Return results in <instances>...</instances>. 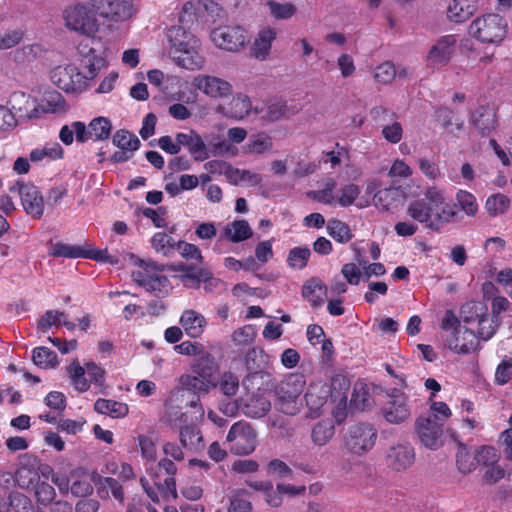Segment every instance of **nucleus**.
I'll return each mask as SVG.
<instances>
[{
  "instance_id": "nucleus-11",
  "label": "nucleus",
  "mask_w": 512,
  "mask_h": 512,
  "mask_svg": "<svg viewBox=\"0 0 512 512\" xmlns=\"http://www.w3.org/2000/svg\"><path fill=\"white\" fill-rule=\"evenodd\" d=\"M305 384L304 376L301 374H291L280 383L276 394L283 413L295 415L299 411L297 400L302 394Z\"/></svg>"
},
{
  "instance_id": "nucleus-33",
  "label": "nucleus",
  "mask_w": 512,
  "mask_h": 512,
  "mask_svg": "<svg viewBox=\"0 0 512 512\" xmlns=\"http://www.w3.org/2000/svg\"><path fill=\"white\" fill-rule=\"evenodd\" d=\"M488 306L483 301H469L462 305L460 317L465 324H474L485 316Z\"/></svg>"
},
{
  "instance_id": "nucleus-29",
  "label": "nucleus",
  "mask_w": 512,
  "mask_h": 512,
  "mask_svg": "<svg viewBox=\"0 0 512 512\" xmlns=\"http://www.w3.org/2000/svg\"><path fill=\"white\" fill-rule=\"evenodd\" d=\"M252 235V229L244 219L228 223L223 230V236L233 243L245 241L251 238Z\"/></svg>"
},
{
  "instance_id": "nucleus-51",
  "label": "nucleus",
  "mask_w": 512,
  "mask_h": 512,
  "mask_svg": "<svg viewBox=\"0 0 512 512\" xmlns=\"http://www.w3.org/2000/svg\"><path fill=\"white\" fill-rule=\"evenodd\" d=\"M34 495L39 504L48 506L50 505L55 497V488L46 481H37L34 486Z\"/></svg>"
},
{
  "instance_id": "nucleus-35",
  "label": "nucleus",
  "mask_w": 512,
  "mask_h": 512,
  "mask_svg": "<svg viewBox=\"0 0 512 512\" xmlns=\"http://www.w3.org/2000/svg\"><path fill=\"white\" fill-rule=\"evenodd\" d=\"M326 229L329 236L341 244L348 243L354 237L349 225L344 221L336 218L330 219L328 221Z\"/></svg>"
},
{
  "instance_id": "nucleus-23",
  "label": "nucleus",
  "mask_w": 512,
  "mask_h": 512,
  "mask_svg": "<svg viewBox=\"0 0 512 512\" xmlns=\"http://www.w3.org/2000/svg\"><path fill=\"white\" fill-rule=\"evenodd\" d=\"M471 121L482 136L489 135L497 125L496 112L489 106H480L473 112Z\"/></svg>"
},
{
  "instance_id": "nucleus-30",
  "label": "nucleus",
  "mask_w": 512,
  "mask_h": 512,
  "mask_svg": "<svg viewBox=\"0 0 512 512\" xmlns=\"http://www.w3.org/2000/svg\"><path fill=\"white\" fill-rule=\"evenodd\" d=\"M276 38V32L271 29H263L255 39L250 53L256 59L264 60L270 52L272 41Z\"/></svg>"
},
{
  "instance_id": "nucleus-49",
  "label": "nucleus",
  "mask_w": 512,
  "mask_h": 512,
  "mask_svg": "<svg viewBox=\"0 0 512 512\" xmlns=\"http://www.w3.org/2000/svg\"><path fill=\"white\" fill-rule=\"evenodd\" d=\"M54 257H63L70 259L83 258L84 248L77 245H70L63 242H57L52 246L50 253Z\"/></svg>"
},
{
  "instance_id": "nucleus-4",
  "label": "nucleus",
  "mask_w": 512,
  "mask_h": 512,
  "mask_svg": "<svg viewBox=\"0 0 512 512\" xmlns=\"http://www.w3.org/2000/svg\"><path fill=\"white\" fill-rule=\"evenodd\" d=\"M171 54L176 64L187 70H198L204 65L199 52V40L181 26H172L168 31Z\"/></svg>"
},
{
  "instance_id": "nucleus-61",
  "label": "nucleus",
  "mask_w": 512,
  "mask_h": 512,
  "mask_svg": "<svg viewBox=\"0 0 512 512\" xmlns=\"http://www.w3.org/2000/svg\"><path fill=\"white\" fill-rule=\"evenodd\" d=\"M396 76V69L392 62H384L375 69L374 78L377 82L388 84Z\"/></svg>"
},
{
  "instance_id": "nucleus-31",
  "label": "nucleus",
  "mask_w": 512,
  "mask_h": 512,
  "mask_svg": "<svg viewBox=\"0 0 512 512\" xmlns=\"http://www.w3.org/2000/svg\"><path fill=\"white\" fill-rule=\"evenodd\" d=\"M177 270L183 272L181 280L187 287L198 286L200 282H206L212 277L210 271L202 268H195L188 264L179 265Z\"/></svg>"
},
{
  "instance_id": "nucleus-59",
  "label": "nucleus",
  "mask_w": 512,
  "mask_h": 512,
  "mask_svg": "<svg viewBox=\"0 0 512 512\" xmlns=\"http://www.w3.org/2000/svg\"><path fill=\"white\" fill-rule=\"evenodd\" d=\"M392 121L391 124L383 126L381 134L387 142L397 144L403 137V127L397 119Z\"/></svg>"
},
{
  "instance_id": "nucleus-34",
  "label": "nucleus",
  "mask_w": 512,
  "mask_h": 512,
  "mask_svg": "<svg viewBox=\"0 0 512 512\" xmlns=\"http://www.w3.org/2000/svg\"><path fill=\"white\" fill-rule=\"evenodd\" d=\"M180 442L183 448L200 450L204 448L203 437L200 430L193 425H186L180 429Z\"/></svg>"
},
{
  "instance_id": "nucleus-43",
  "label": "nucleus",
  "mask_w": 512,
  "mask_h": 512,
  "mask_svg": "<svg viewBox=\"0 0 512 512\" xmlns=\"http://www.w3.org/2000/svg\"><path fill=\"white\" fill-rule=\"evenodd\" d=\"M151 245L156 252L169 256L174 253L176 242L167 233L157 232L151 239Z\"/></svg>"
},
{
  "instance_id": "nucleus-15",
  "label": "nucleus",
  "mask_w": 512,
  "mask_h": 512,
  "mask_svg": "<svg viewBox=\"0 0 512 512\" xmlns=\"http://www.w3.org/2000/svg\"><path fill=\"white\" fill-rule=\"evenodd\" d=\"M100 16L112 21H124L133 15L131 0H89Z\"/></svg>"
},
{
  "instance_id": "nucleus-41",
  "label": "nucleus",
  "mask_w": 512,
  "mask_h": 512,
  "mask_svg": "<svg viewBox=\"0 0 512 512\" xmlns=\"http://www.w3.org/2000/svg\"><path fill=\"white\" fill-rule=\"evenodd\" d=\"M250 494L245 489H236L230 496L228 512H251Z\"/></svg>"
},
{
  "instance_id": "nucleus-32",
  "label": "nucleus",
  "mask_w": 512,
  "mask_h": 512,
  "mask_svg": "<svg viewBox=\"0 0 512 512\" xmlns=\"http://www.w3.org/2000/svg\"><path fill=\"white\" fill-rule=\"evenodd\" d=\"M251 101L248 96L237 94L225 108L224 114L234 119H243L251 110Z\"/></svg>"
},
{
  "instance_id": "nucleus-40",
  "label": "nucleus",
  "mask_w": 512,
  "mask_h": 512,
  "mask_svg": "<svg viewBox=\"0 0 512 512\" xmlns=\"http://www.w3.org/2000/svg\"><path fill=\"white\" fill-rule=\"evenodd\" d=\"M509 206L510 199L502 193L492 194L487 198L485 203L486 211L492 217L504 214Z\"/></svg>"
},
{
  "instance_id": "nucleus-21",
  "label": "nucleus",
  "mask_w": 512,
  "mask_h": 512,
  "mask_svg": "<svg viewBox=\"0 0 512 512\" xmlns=\"http://www.w3.org/2000/svg\"><path fill=\"white\" fill-rule=\"evenodd\" d=\"M414 460V449L409 444H397L390 447L386 456L387 465L396 471L407 469Z\"/></svg>"
},
{
  "instance_id": "nucleus-28",
  "label": "nucleus",
  "mask_w": 512,
  "mask_h": 512,
  "mask_svg": "<svg viewBox=\"0 0 512 512\" xmlns=\"http://www.w3.org/2000/svg\"><path fill=\"white\" fill-rule=\"evenodd\" d=\"M94 410L99 414L112 418H123L129 413V407L126 403L104 398H99L95 401Z\"/></svg>"
},
{
  "instance_id": "nucleus-26",
  "label": "nucleus",
  "mask_w": 512,
  "mask_h": 512,
  "mask_svg": "<svg viewBox=\"0 0 512 512\" xmlns=\"http://www.w3.org/2000/svg\"><path fill=\"white\" fill-rule=\"evenodd\" d=\"M180 324L188 336L197 338L202 335L206 320L195 310H185L181 315Z\"/></svg>"
},
{
  "instance_id": "nucleus-1",
  "label": "nucleus",
  "mask_w": 512,
  "mask_h": 512,
  "mask_svg": "<svg viewBox=\"0 0 512 512\" xmlns=\"http://www.w3.org/2000/svg\"><path fill=\"white\" fill-rule=\"evenodd\" d=\"M182 448V445L175 442H165L162 451L166 457L148 468V478L140 479L143 490L153 502H159V496L164 499L177 498L175 481L177 466L174 461L184 460Z\"/></svg>"
},
{
  "instance_id": "nucleus-50",
  "label": "nucleus",
  "mask_w": 512,
  "mask_h": 512,
  "mask_svg": "<svg viewBox=\"0 0 512 512\" xmlns=\"http://www.w3.org/2000/svg\"><path fill=\"white\" fill-rule=\"evenodd\" d=\"M266 5L271 16L277 20L289 19L296 13V7L292 3H279L275 0H269Z\"/></svg>"
},
{
  "instance_id": "nucleus-18",
  "label": "nucleus",
  "mask_w": 512,
  "mask_h": 512,
  "mask_svg": "<svg viewBox=\"0 0 512 512\" xmlns=\"http://www.w3.org/2000/svg\"><path fill=\"white\" fill-rule=\"evenodd\" d=\"M193 86L211 98H223L232 93V85L219 77L199 74L194 77Z\"/></svg>"
},
{
  "instance_id": "nucleus-36",
  "label": "nucleus",
  "mask_w": 512,
  "mask_h": 512,
  "mask_svg": "<svg viewBox=\"0 0 512 512\" xmlns=\"http://www.w3.org/2000/svg\"><path fill=\"white\" fill-rule=\"evenodd\" d=\"M475 451L471 452L464 444H459L456 453V465L463 474H468L477 468Z\"/></svg>"
},
{
  "instance_id": "nucleus-8",
  "label": "nucleus",
  "mask_w": 512,
  "mask_h": 512,
  "mask_svg": "<svg viewBox=\"0 0 512 512\" xmlns=\"http://www.w3.org/2000/svg\"><path fill=\"white\" fill-rule=\"evenodd\" d=\"M257 433L246 421L235 422L229 429L226 443L234 455H249L256 449Z\"/></svg>"
},
{
  "instance_id": "nucleus-2",
  "label": "nucleus",
  "mask_w": 512,
  "mask_h": 512,
  "mask_svg": "<svg viewBox=\"0 0 512 512\" xmlns=\"http://www.w3.org/2000/svg\"><path fill=\"white\" fill-rule=\"evenodd\" d=\"M406 213L425 228L436 232L457 216L456 204L447 202L444 191L436 186L428 187L422 198L410 201Z\"/></svg>"
},
{
  "instance_id": "nucleus-16",
  "label": "nucleus",
  "mask_w": 512,
  "mask_h": 512,
  "mask_svg": "<svg viewBox=\"0 0 512 512\" xmlns=\"http://www.w3.org/2000/svg\"><path fill=\"white\" fill-rule=\"evenodd\" d=\"M213 41L224 50L235 52L243 48L247 42L245 30L240 26H224L212 33Z\"/></svg>"
},
{
  "instance_id": "nucleus-37",
  "label": "nucleus",
  "mask_w": 512,
  "mask_h": 512,
  "mask_svg": "<svg viewBox=\"0 0 512 512\" xmlns=\"http://www.w3.org/2000/svg\"><path fill=\"white\" fill-rule=\"evenodd\" d=\"M112 124L106 117H96L89 123L90 138L93 141H102L109 138Z\"/></svg>"
},
{
  "instance_id": "nucleus-58",
  "label": "nucleus",
  "mask_w": 512,
  "mask_h": 512,
  "mask_svg": "<svg viewBox=\"0 0 512 512\" xmlns=\"http://www.w3.org/2000/svg\"><path fill=\"white\" fill-rule=\"evenodd\" d=\"M10 510H14L15 512H31L32 511V503L30 498H28L23 493L14 491L9 493Z\"/></svg>"
},
{
  "instance_id": "nucleus-63",
  "label": "nucleus",
  "mask_w": 512,
  "mask_h": 512,
  "mask_svg": "<svg viewBox=\"0 0 512 512\" xmlns=\"http://www.w3.org/2000/svg\"><path fill=\"white\" fill-rule=\"evenodd\" d=\"M65 313L61 311L48 310L38 321V329L42 332H46L53 325L61 324V317H65Z\"/></svg>"
},
{
  "instance_id": "nucleus-44",
  "label": "nucleus",
  "mask_w": 512,
  "mask_h": 512,
  "mask_svg": "<svg viewBox=\"0 0 512 512\" xmlns=\"http://www.w3.org/2000/svg\"><path fill=\"white\" fill-rule=\"evenodd\" d=\"M455 200L460 209L468 216L474 217L478 212L476 197L466 190H459L456 193Z\"/></svg>"
},
{
  "instance_id": "nucleus-46",
  "label": "nucleus",
  "mask_w": 512,
  "mask_h": 512,
  "mask_svg": "<svg viewBox=\"0 0 512 512\" xmlns=\"http://www.w3.org/2000/svg\"><path fill=\"white\" fill-rule=\"evenodd\" d=\"M272 146V138L268 134L260 132L250 137L247 144V151L253 154H263L269 151Z\"/></svg>"
},
{
  "instance_id": "nucleus-60",
  "label": "nucleus",
  "mask_w": 512,
  "mask_h": 512,
  "mask_svg": "<svg viewBox=\"0 0 512 512\" xmlns=\"http://www.w3.org/2000/svg\"><path fill=\"white\" fill-rule=\"evenodd\" d=\"M175 250L179 251L182 257L187 260H197L199 263L203 261L201 251L198 246L185 241H178L175 245Z\"/></svg>"
},
{
  "instance_id": "nucleus-45",
  "label": "nucleus",
  "mask_w": 512,
  "mask_h": 512,
  "mask_svg": "<svg viewBox=\"0 0 512 512\" xmlns=\"http://www.w3.org/2000/svg\"><path fill=\"white\" fill-rule=\"evenodd\" d=\"M311 251L308 247H294L287 256V264L290 268L301 270L307 266Z\"/></svg>"
},
{
  "instance_id": "nucleus-24",
  "label": "nucleus",
  "mask_w": 512,
  "mask_h": 512,
  "mask_svg": "<svg viewBox=\"0 0 512 512\" xmlns=\"http://www.w3.org/2000/svg\"><path fill=\"white\" fill-rule=\"evenodd\" d=\"M304 398L310 411V417H318L320 415V409L327 402L328 390L322 384H310Z\"/></svg>"
},
{
  "instance_id": "nucleus-14",
  "label": "nucleus",
  "mask_w": 512,
  "mask_h": 512,
  "mask_svg": "<svg viewBox=\"0 0 512 512\" xmlns=\"http://www.w3.org/2000/svg\"><path fill=\"white\" fill-rule=\"evenodd\" d=\"M415 429L420 442L427 448L436 449L440 445L443 432V422L437 415L420 416L415 423Z\"/></svg>"
},
{
  "instance_id": "nucleus-64",
  "label": "nucleus",
  "mask_w": 512,
  "mask_h": 512,
  "mask_svg": "<svg viewBox=\"0 0 512 512\" xmlns=\"http://www.w3.org/2000/svg\"><path fill=\"white\" fill-rule=\"evenodd\" d=\"M512 379V358L503 359L496 368L495 381L504 385Z\"/></svg>"
},
{
  "instance_id": "nucleus-57",
  "label": "nucleus",
  "mask_w": 512,
  "mask_h": 512,
  "mask_svg": "<svg viewBox=\"0 0 512 512\" xmlns=\"http://www.w3.org/2000/svg\"><path fill=\"white\" fill-rule=\"evenodd\" d=\"M89 53H92V55L85 61V68L87 69L85 78L92 80L97 76L98 71L105 65V60L98 56L93 48L88 50V54Z\"/></svg>"
},
{
  "instance_id": "nucleus-6",
  "label": "nucleus",
  "mask_w": 512,
  "mask_h": 512,
  "mask_svg": "<svg viewBox=\"0 0 512 512\" xmlns=\"http://www.w3.org/2000/svg\"><path fill=\"white\" fill-rule=\"evenodd\" d=\"M507 32L506 20L496 13L477 17L469 26V34L483 43H499Z\"/></svg>"
},
{
  "instance_id": "nucleus-39",
  "label": "nucleus",
  "mask_w": 512,
  "mask_h": 512,
  "mask_svg": "<svg viewBox=\"0 0 512 512\" xmlns=\"http://www.w3.org/2000/svg\"><path fill=\"white\" fill-rule=\"evenodd\" d=\"M32 360L40 368H53L58 364L57 354L48 347H36L32 351Z\"/></svg>"
},
{
  "instance_id": "nucleus-22",
  "label": "nucleus",
  "mask_w": 512,
  "mask_h": 512,
  "mask_svg": "<svg viewBox=\"0 0 512 512\" xmlns=\"http://www.w3.org/2000/svg\"><path fill=\"white\" fill-rule=\"evenodd\" d=\"M477 11V0H452L446 11L449 21L460 24L467 21Z\"/></svg>"
},
{
  "instance_id": "nucleus-5",
  "label": "nucleus",
  "mask_w": 512,
  "mask_h": 512,
  "mask_svg": "<svg viewBox=\"0 0 512 512\" xmlns=\"http://www.w3.org/2000/svg\"><path fill=\"white\" fill-rule=\"evenodd\" d=\"M131 277L137 285L157 296H166L172 289L168 277L153 262L139 260L138 268L132 272Z\"/></svg>"
},
{
  "instance_id": "nucleus-12",
  "label": "nucleus",
  "mask_w": 512,
  "mask_h": 512,
  "mask_svg": "<svg viewBox=\"0 0 512 512\" xmlns=\"http://www.w3.org/2000/svg\"><path fill=\"white\" fill-rule=\"evenodd\" d=\"M388 400L382 407V414L385 420L391 424H401L408 420L411 409L406 394L397 388L388 392Z\"/></svg>"
},
{
  "instance_id": "nucleus-25",
  "label": "nucleus",
  "mask_w": 512,
  "mask_h": 512,
  "mask_svg": "<svg viewBox=\"0 0 512 512\" xmlns=\"http://www.w3.org/2000/svg\"><path fill=\"white\" fill-rule=\"evenodd\" d=\"M241 402L243 414L250 418L264 417L271 408L270 401L260 394H253L246 400L241 399Z\"/></svg>"
},
{
  "instance_id": "nucleus-54",
  "label": "nucleus",
  "mask_w": 512,
  "mask_h": 512,
  "mask_svg": "<svg viewBox=\"0 0 512 512\" xmlns=\"http://www.w3.org/2000/svg\"><path fill=\"white\" fill-rule=\"evenodd\" d=\"M360 192L361 190L358 185L354 183H349L340 189L339 195L336 198V202L341 207H349L358 198Z\"/></svg>"
},
{
  "instance_id": "nucleus-56",
  "label": "nucleus",
  "mask_w": 512,
  "mask_h": 512,
  "mask_svg": "<svg viewBox=\"0 0 512 512\" xmlns=\"http://www.w3.org/2000/svg\"><path fill=\"white\" fill-rule=\"evenodd\" d=\"M477 466H491L492 464H497L499 460V455L497 450L492 446H482L479 449L475 450Z\"/></svg>"
},
{
  "instance_id": "nucleus-3",
  "label": "nucleus",
  "mask_w": 512,
  "mask_h": 512,
  "mask_svg": "<svg viewBox=\"0 0 512 512\" xmlns=\"http://www.w3.org/2000/svg\"><path fill=\"white\" fill-rule=\"evenodd\" d=\"M190 369L192 374L186 373L179 377V384L183 390L200 396L217 387L216 373L219 365L211 353L207 351L195 358L190 364Z\"/></svg>"
},
{
  "instance_id": "nucleus-38",
  "label": "nucleus",
  "mask_w": 512,
  "mask_h": 512,
  "mask_svg": "<svg viewBox=\"0 0 512 512\" xmlns=\"http://www.w3.org/2000/svg\"><path fill=\"white\" fill-rule=\"evenodd\" d=\"M135 443L140 451L142 459L151 462V465L156 464L157 448L155 441L146 434H138L135 437Z\"/></svg>"
},
{
  "instance_id": "nucleus-55",
  "label": "nucleus",
  "mask_w": 512,
  "mask_h": 512,
  "mask_svg": "<svg viewBox=\"0 0 512 512\" xmlns=\"http://www.w3.org/2000/svg\"><path fill=\"white\" fill-rule=\"evenodd\" d=\"M255 337V328L252 325H244L233 332L232 341L235 345L246 346L251 344Z\"/></svg>"
},
{
  "instance_id": "nucleus-53",
  "label": "nucleus",
  "mask_w": 512,
  "mask_h": 512,
  "mask_svg": "<svg viewBox=\"0 0 512 512\" xmlns=\"http://www.w3.org/2000/svg\"><path fill=\"white\" fill-rule=\"evenodd\" d=\"M39 481L38 473L26 466L19 467L15 472V482L22 489H29Z\"/></svg>"
},
{
  "instance_id": "nucleus-47",
  "label": "nucleus",
  "mask_w": 512,
  "mask_h": 512,
  "mask_svg": "<svg viewBox=\"0 0 512 512\" xmlns=\"http://www.w3.org/2000/svg\"><path fill=\"white\" fill-rule=\"evenodd\" d=\"M216 383L217 387H219L220 392L228 397L236 395L239 389V379L231 371L223 372L220 375L219 380H216Z\"/></svg>"
},
{
  "instance_id": "nucleus-13",
  "label": "nucleus",
  "mask_w": 512,
  "mask_h": 512,
  "mask_svg": "<svg viewBox=\"0 0 512 512\" xmlns=\"http://www.w3.org/2000/svg\"><path fill=\"white\" fill-rule=\"evenodd\" d=\"M457 43L458 37L455 34H448L438 38L427 53V66L430 68H441L447 65L456 52Z\"/></svg>"
},
{
  "instance_id": "nucleus-7",
  "label": "nucleus",
  "mask_w": 512,
  "mask_h": 512,
  "mask_svg": "<svg viewBox=\"0 0 512 512\" xmlns=\"http://www.w3.org/2000/svg\"><path fill=\"white\" fill-rule=\"evenodd\" d=\"M67 373L75 389L80 392L88 391L90 382L98 387H103L105 383V369L93 361L86 362L85 366H81L78 361H73L67 367Z\"/></svg>"
},
{
  "instance_id": "nucleus-9",
  "label": "nucleus",
  "mask_w": 512,
  "mask_h": 512,
  "mask_svg": "<svg viewBox=\"0 0 512 512\" xmlns=\"http://www.w3.org/2000/svg\"><path fill=\"white\" fill-rule=\"evenodd\" d=\"M377 439V431L370 423H356L348 427L344 436L345 448L357 455H362L372 449Z\"/></svg>"
},
{
  "instance_id": "nucleus-17",
  "label": "nucleus",
  "mask_w": 512,
  "mask_h": 512,
  "mask_svg": "<svg viewBox=\"0 0 512 512\" xmlns=\"http://www.w3.org/2000/svg\"><path fill=\"white\" fill-rule=\"evenodd\" d=\"M25 212L34 219H41L44 213V200L39 189L33 184L16 182Z\"/></svg>"
},
{
  "instance_id": "nucleus-27",
  "label": "nucleus",
  "mask_w": 512,
  "mask_h": 512,
  "mask_svg": "<svg viewBox=\"0 0 512 512\" xmlns=\"http://www.w3.org/2000/svg\"><path fill=\"white\" fill-rule=\"evenodd\" d=\"M335 435V423L333 419L318 421L311 430V440L318 447L328 444Z\"/></svg>"
},
{
  "instance_id": "nucleus-62",
  "label": "nucleus",
  "mask_w": 512,
  "mask_h": 512,
  "mask_svg": "<svg viewBox=\"0 0 512 512\" xmlns=\"http://www.w3.org/2000/svg\"><path fill=\"white\" fill-rule=\"evenodd\" d=\"M174 350L181 355L200 357L206 351L203 344L199 342L184 341L174 346Z\"/></svg>"
},
{
  "instance_id": "nucleus-52",
  "label": "nucleus",
  "mask_w": 512,
  "mask_h": 512,
  "mask_svg": "<svg viewBox=\"0 0 512 512\" xmlns=\"http://www.w3.org/2000/svg\"><path fill=\"white\" fill-rule=\"evenodd\" d=\"M287 111V105L283 100H271L263 111L262 118L269 122H275L283 118Z\"/></svg>"
},
{
  "instance_id": "nucleus-42",
  "label": "nucleus",
  "mask_w": 512,
  "mask_h": 512,
  "mask_svg": "<svg viewBox=\"0 0 512 512\" xmlns=\"http://www.w3.org/2000/svg\"><path fill=\"white\" fill-rule=\"evenodd\" d=\"M112 142L122 150L136 151L140 147V140L138 137L124 129L116 131Z\"/></svg>"
},
{
  "instance_id": "nucleus-19",
  "label": "nucleus",
  "mask_w": 512,
  "mask_h": 512,
  "mask_svg": "<svg viewBox=\"0 0 512 512\" xmlns=\"http://www.w3.org/2000/svg\"><path fill=\"white\" fill-rule=\"evenodd\" d=\"M180 147L184 146L195 161H204L210 157L209 149L203 138L193 129L188 133L179 132L175 136Z\"/></svg>"
},
{
  "instance_id": "nucleus-48",
  "label": "nucleus",
  "mask_w": 512,
  "mask_h": 512,
  "mask_svg": "<svg viewBox=\"0 0 512 512\" xmlns=\"http://www.w3.org/2000/svg\"><path fill=\"white\" fill-rule=\"evenodd\" d=\"M477 325V332H475L477 338L487 341L495 334L499 323L497 319H494V317H491L488 312H486L485 316L477 321Z\"/></svg>"
},
{
  "instance_id": "nucleus-10",
  "label": "nucleus",
  "mask_w": 512,
  "mask_h": 512,
  "mask_svg": "<svg viewBox=\"0 0 512 512\" xmlns=\"http://www.w3.org/2000/svg\"><path fill=\"white\" fill-rule=\"evenodd\" d=\"M95 13L81 4L68 7L64 11L65 24L70 30L92 38L99 30Z\"/></svg>"
},
{
  "instance_id": "nucleus-20",
  "label": "nucleus",
  "mask_w": 512,
  "mask_h": 512,
  "mask_svg": "<svg viewBox=\"0 0 512 512\" xmlns=\"http://www.w3.org/2000/svg\"><path fill=\"white\" fill-rule=\"evenodd\" d=\"M479 345V339L474 330L467 327H459L448 340V347L458 354H470Z\"/></svg>"
}]
</instances>
